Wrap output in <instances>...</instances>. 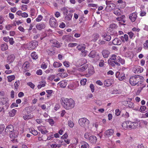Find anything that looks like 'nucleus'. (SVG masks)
Listing matches in <instances>:
<instances>
[{
  "label": "nucleus",
  "instance_id": "f257e3e1",
  "mask_svg": "<svg viewBox=\"0 0 148 148\" xmlns=\"http://www.w3.org/2000/svg\"><path fill=\"white\" fill-rule=\"evenodd\" d=\"M60 103L63 107L66 110L73 108L75 105L74 101L71 98L69 99L62 97L61 99Z\"/></svg>",
  "mask_w": 148,
  "mask_h": 148
},
{
  "label": "nucleus",
  "instance_id": "f03ea898",
  "mask_svg": "<svg viewBox=\"0 0 148 148\" xmlns=\"http://www.w3.org/2000/svg\"><path fill=\"white\" fill-rule=\"evenodd\" d=\"M143 76L139 75H135L130 77L129 82L132 86H135L137 84V86H139V83L140 79H143Z\"/></svg>",
  "mask_w": 148,
  "mask_h": 148
},
{
  "label": "nucleus",
  "instance_id": "7ed1b4c3",
  "mask_svg": "<svg viewBox=\"0 0 148 148\" xmlns=\"http://www.w3.org/2000/svg\"><path fill=\"white\" fill-rule=\"evenodd\" d=\"M78 123L81 127L85 128H88L90 123L89 121L85 118H81L78 121Z\"/></svg>",
  "mask_w": 148,
  "mask_h": 148
},
{
  "label": "nucleus",
  "instance_id": "20e7f679",
  "mask_svg": "<svg viewBox=\"0 0 148 148\" xmlns=\"http://www.w3.org/2000/svg\"><path fill=\"white\" fill-rule=\"evenodd\" d=\"M14 131V127L12 125L10 124L8 125L5 128V132L7 134H10L13 132Z\"/></svg>",
  "mask_w": 148,
  "mask_h": 148
},
{
  "label": "nucleus",
  "instance_id": "39448f33",
  "mask_svg": "<svg viewBox=\"0 0 148 148\" xmlns=\"http://www.w3.org/2000/svg\"><path fill=\"white\" fill-rule=\"evenodd\" d=\"M49 24L51 27H55L57 26L58 24L55 18L51 17L49 20Z\"/></svg>",
  "mask_w": 148,
  "mask_h": 148
},
{
  "label": "nucleus",
  "instance_id": "423d86ee",
  "mask_svg": "<svg viewBox=\"0 0 148 148\" xmlns=\"http://www.w3.org/2000/svg\"><path fill=\"white\" fill-rule=\"evenodd\" d=\"M86 48L85 45L84 44L79 45L78 46H77V48L79 51H81V52L84 54V56L86 55L87 51L85 49Z\"/></svg>",
  "mask_w": 148,
  "mask_h": 148
},
{
  "label": "nucleus",
  "instance_id": "0eeeda50",
  "mask_svg": "<svg viewBox=\"0 0 148 148\" xmlns=\"http://www.w3.org/2000/svg\"><path fill=\"white\" fill-rule=\"evenodd\" d=\"M46 27V24L44 23H41L37 24L36 25V27L39 30H41L45 29Z\"/></svg>",
  "mask_w": 148,
  "mask_h": 148
},
{
  "label": "nucleus",
  "instance_id": "6e6552de",
  "mask_svg": "<svg viewBox=\"0 0 148 148\" xmlns=\"http://www.w3.org/2000/svg\"><path fill=\"white\" fill-rule=\"evenodd\" d=\"M137 17L136 12H135L131 14L129 16V18L132 22H134Z\"/></svg>",
  "mask_w": 148,
  "mask_h": 148
},
{
  "label": "nucleus",
  "instance_id": "1a4fd4ad",
  "mask_svg": "<svg viewBox=\"0 0 148 148\" xmlns=\"http://www.w3.org/2000/svg\"><path fill=\"white\" fill-rule=\"evenodd\" d=\"M113 82V80L110 79L105 80L104 82V85L106 86H110L112 85Z\"/></svg>",
  "mask_w": 148,
  "mask_h": 148
},
{
  "label": "nucleus",
  "instance_id": "9d476101",
  "mask_svg": "<svg viewBox=\"0 0 148 148\" xmlns=\"http://www.w3.org/2000/svg\"><path fill=\"white\" fill-rule=\"evenodd\" d=\"M38 44V42L36 40L32 41L29 43L31 49H34L35 48Z\"/></svg>",
  "mask_w": 148,
  "mask_h": 148
},
{
  "label": "nucleus",
  "instance_id": "9b49d317",
  "mask_svg": "<svg viewBox=\"0 0 148 148\" xmlns=\"http://www.w3.org/2000/svg\"><path fill=\"white\" fill-rule=\"evenodd\" d=\"M117 27V25L116 24L112 23L110 25L109 27L107 28V29L108 31H110V32H112L113 29L116 28Z\"/></svg>",
  "mask_w": 148,
  "mask_h": 148
},
{
  "label": "nucleus",
  "instance_id": "f8f14e48",
  "mask_svg": "<svg viewBox=\"0 0 148 148\" xmlns=\"http://www.w3.org/2000/svg\"><path fill=\"white\" fill-rule=\"evenodd\" d=\"M114 133V130L113 129H111L108 130L106 131L105 132V134L106 135L109 137L110 136L112 135Z\"/></svg>",
  "mask_w": 148,
  "mask_h": 148
},
{
  "label": "nucleus",
  "instance_id": "ddd939ff",
  "mask_svg": "<svg viewBox=\"0 0 148 148\" xmlns=\"http://www.w3.org/2000/svg\"><path fill=\"white\" fill-rule=\"evenodd\" d=\"M101 36L105 38V39L108 41H109L111 39V37L110 35H108L106 33H103Z\"/></svg>",
  "mask_w": 148,
  "mask_h": 148
},
{
  "label": "nucleus",
  "instance_id": "4468645a",
  "mask_svg": "<svg viewBox=\"0 0 148 148\" xmlns=\"http://www.w3.org/2000/svg\"><path fill=\"white\" fill-rule=\"evenodd\" d=\"M112 43L114 45H120L121 44V42L119 38H116L113 40Z\"/></svg>",
  "mask_w": 148,
  "mask_h": 148
},
{
  "label": "nucleus",
  "instance_id": "2eb2a0df",
  "mask_svg": "<svg viewBox=\"0 0 148 148\" xmlns=\"http://www.w3.org/2000/svg\"><path fill=\"white\" fill-rule=\"evenodd\" d=\"M103 57L104 58H108L110 54V52L108 50H103L102 52Z\"/></svg>",
  "mask_w": 148,
  "mask_h": 148
},
{
  "label": "nucleus",
  "instance_id": "dca6fc26",
  "mask_svg": "<svg viewBox=\"0 0 148 148\" xmlns=\"http://www.w3.org/2000/svg\"><path fill=\"white\" fill-rule=\"evenodd\" d=\"M97 138L95 136L92 135L89 137V140L91 143H95L97 141Z\"/></svg>",
  "mask_w": 148,
  "mask_h": 148
},
{
  "label": "nucleus",
  "instance_id": "f3484780",
  "mask_svg": "<svg viewBox=\"0 0 148 148\" xmlns=\"http://www.w3.org/2000/svg\"><path fill=\"white\" fill-rule=\"evenodd\" d=\"M15 58V56L13 54H11L7 58V60H8L9 62H12Z\"/></svg>",
  "mask_w": 148,
  "mask_h": 148
},
{
  "label": "nucleus",
  "instance_id": "a211bd4d",
  "mask_svg": "<svg viewBox=\"0 0 148 148\" xmlns=\"http://www.w3.org/2000/svg\"><path fill=\"white\" fill-rule=\"evenodd\" d=\"M137 125V122H131L130 125L129 126V128H130L131 129H135Z\"/></svg>",
  "mask_w": 148,
  "mask_h": 148
},
{
  "label": "nucleus",
  "instance_id": "6ab92c4d",
  "mask_svg": "<svg viewBox=\"0 0 148 148\" xmlns=\"http://www.w3.org/2000/svg\"><path fill=\"white\" fill-rule=\"evenodd\" d=\"M29 66V62H25L22 66V68L26 70L28 69Z\"/></svg>",
  "mask_w": 148,
  "mask_h": 148
},
{
  "label": "nucleus",
  "instance_id": "aec40b11",
  "mask_svg": "<svg viewBox=\"0 0 148 148\" xmlns=\"http://www.w3.org/2000/svg\"><path fill=\"white\" fill-rule=\"evenodd\" d=\"M1 50L4 51L8 49V46L6 43H4L1 45Z\"/></svg>",
  "mask_w": 148,
  "mask_h": 148
},
{
  "label": "nucleus",
  "instance_id": "412c9836",
  "mask_svg": "<svg viewBox=\"0 0 148 148\" xmlns=\"http://www.w3.org/2000/svg\"><path fill=\"white\" fill-rule=\"evenodd\" d=\"M82 145L81 146V148H89L88 144L85 142H83L81 143Z\"/></svg>",
  "mask_w": 148,
  "mask_h": 148
},
{
  "label": "nucleus",
  "instance_id": "4be33fe9",
  "mask_svg": "<svg viewBox=\"0 0 148 148\" xmlns=\"http://www.w3.org/2000/svg\"><path fill=\"white\" fill-rule=\"evenodd\" d=\"M16 112V110L14 109H13L9 112V116L11 117L14 116L15 115Z\"/></svg>",
  "mask_w": 148,
  "mask_h": 148
},
{
  "label": "nucleus",
  "instance_id": "5701e85b",
  "mask_svg": "<svg viewBox=\"0 0 148 148\" xmlns=\"http://www.w3.org/2000/svg\"><path fill=\"white\" fill-rule=\"evenodd\" d=\"M96 52L95 51L92 50L90 52L88 56L92 58H94L96 55Z\"/></svg>",
  "mask_w": 148,
  "mask_h": 148
},
{
  "label": "nucleus",
  "instance_id": "b1692460",
  "mask_svg": "<svg viewBox=\"0 0 148 148\" xmlns=\"http://www.w3.org/2000/svg\"><path fill=\"white\" fill-rule=\"evenodd\" d=\"M8 81L9 82H11L15 79V77L14 75H12L8 76L7 77Z\"/></svg>",
  "mask_w": 148,
  "mask_h": 148
},
{
  "label": "nucleus",
  "instance_id": "393cba45",
  "mask_svg": "<svg viewBox=\"0 0 148 148\" xmlns=\"http://www.w3.org/2000/svg\"><path fill=\"white\" fill-rule=\"evenodd\" d=\"M125 102L127 103L128 104V106L130 108H133L134 107V104L130 101H125Z\"/></svg>",
  "mask_w": 148,
  "mask_h": 148
},
{
  "label": "nucleus",
  "instance_id": "a878e982",
  "mask_svg": "<svg viewBox=\"0 0 148 148\" xmlns=\"http://www.w3.org/2000/svg\"><path fill=\"white\" fill-rule=\"evenodd\" d=\"M62 65V64L60 62H54L53 66L54 67H59L61 66Z\"/></svg>",
  "mask_w": 148,
  "mask_h": 148
},
{
  "label": "nucleus",
  "instance_id": "bb28decb",
  "mask_svg": "<svg viewBox=\"0 0 148 148\" xmlns=\"http://www.w3.org/2000/svg\"><path fill=\"white\" fill-rule=\"evenodd\" d=\"M10 137L12 138H16L17 137V135L13 132L10 133Z\"/></svg>",
  "mask_w": 148,
  "mask_h": 148
},
{
  "label": "nucleus",
  "instance_id": "cd10ccee",
  "mask_svg": "<svg viewBox=\"0 0 148 148\" xmlns=\"http://www.w3.org/2000/svg\"><path fill=\"white\" fill-rule=\"evenodd\" d=\"M31 56L32 59L36 60L38 58V56L36 54V53L35 52H33L31 54Z\"/></svg>",
  "mask_w": 148,
  "mask_h": 148
},
{
  "label": "nucleus",
  "instance_id": "c85d7f7f",
  "mask_svg": "<svg viewBox=\"0 0 148 148\" xmlns=\"http://www.w3.org/2000/svg\"><path fill=\"white\" fill-rule=\"evenodd\" d=\"M125 77H126L124 74L121 73L119 76V79L120 81H122L125 79Z\"/></svg>",
  "mask_w": 148,
  "mask_h": 148
},
{
  "label": "nucleus",
  "instance_id": "c756f323",
  "mask_svg": "<svg viewBox=\"0 0 148 148\" xmlns=\"http://www.w3.org/2000/svg\"><path fill=\"white\" fill-rule=\"evenodd\" d=\"M121 11L120 10L117 9L114 10V13L117 15H119L121 14Z\"/></svg>",
  "mask_w": 148,
  "mask_h": 148
},
{
  "label": "nucleus",
  "instance_id": "7c9ffc66",
  "mask_svg": "<svg viewBox=\"0 0 148 148\" xmlns=\"http://www.w3.org/2000/svg\"><path fill=\"white\" fill-rule=\"evenodd\" d=\"M73 14H69L67 16H65L66 20L69 21L71 19Z\"/></svg>",
  "mask_w": 148,
  "mask_h": 148
},
{
  "label": "nucleus",
  "instance_id": "2f4dec72",
  "mask_svg": "<svg viewBox=\"0 0 148 148\" xmlns=\"http://www.w3.org/2000/svg\"><path fill=\"white\" fill-rule=\"evenodd\" d=\"M87 67L88 66L87 65H84L79 69V71H83L85 70Z\"/></svg>",
  "mask_w": 148,
  "mask_h": 148
},
{
  "label": "nucleus",
  "instance_id": "473e14b6",
  "mask_svg": "<svg viewBox=\"0 0 148 148\" xmlns=\"http://www.w3.org/2000/svg\"><path fill=\"white\" fill-rule=\"evenodd\" d=\"M67 82L65 81H62L60 82V86L62 88H65L66 86Z\"/></svg>",
  "mask_w": 148,
  "mask_h": 148
},
{
  "label": "nucleus",
  "instance_id": "72a5a7b5",
  "mask_svg": "<svg viewBox=\"0 0 148 148\" xmlns=\"http://www.w3.org/2000/svg\"><path fill=\"white\" fill-rule=\"evenodd\" d=\"M146 109V107L145 106H141L140 108V111L141 112H144V111Z\"/></svg>",
  "mask_w": 148,
  "mask_h": 148
},
{
  "label": "nucleus",
  "instance_id": "f704fd0d",
  "mask_svg": "<svg viewBox=\"0 0 148 148\" xmlns=\"http://www.w3.org/2000/svg\"><path fill=\"white\" fill-rule=\"evenodd\" d=\"M115 5L114 4L111 3L110 5L108 6L107 7L109 8V9L112 10L115 7Z\"/></svg>",
  "mask_w": 148,
  "mask_h": 148
},
{
  "label": "nucleus",
  "instance_id": "c9c22d12",
  "mask_svg": "<svg viewBox=\"0 0 148 148\" xmlns=\"http://www.w3.org/2000/svg\"><path fill=\"white\" fill-rule=\"evenodd\" d=\"M86 81V79H83L80 81V83L82 85H85Z\"/></svg>",
  "mask_w": 148,
  "mask_h": 148
},
{
  "label": "nucleus",
  "instance_id": "e433bc0d",
  "mask_svg": "<svg viewBox=\"0 0 148 148\" xmlns=\"http://www.w3.org/2000/svg\"><path fill=\"white\" fill-rule=\"evenodd\" d=\"M71 37V36L69 35H66L63 36L62 37V38L64 40H68Z\"/></svg>",
  "mask_w": 148,
  "mask_h": 148
},
{
  "label": "nucleus",
  "instance_id": "4c0bfd02",
  "mask_svg": "<svg viewBox=\"0 0 148 148\" xmlns=\"http://www.w3.org/2000/svg\"><path fill=\"white\" fill-rule=\"evenodd\" d=\"M5 128V126L3 125H0V134L4 130Z\"/></svg>",
  "mask_w": 148,
  "mask_h": 148
},
{
  "label": "nucleus",
  "instance_id": "58836bf2",
  "mask_svg": "<svg viewBox=\"0 0 148 148\" xmlns=\"http://www.w3.org/2000/svg\"><path fill=\"white\" fill-rule=\"evenodd\" d=\"M69 126L71 127H72L74 126V124L73 122L71 121H69L68 122Z\"/></svg>",
  "mask_w": 148,
  "mask_h": 148
},
{
  "label": "nucleus",
  "instance_id": "ea45409f",
  "mask_svg": "<svg viewBox=\"0 0 148 148\" xmlns=\"http://www.w3.org/2000/svg\"><path fill=\"white\" fill-rule=\"evenodd\" d=\"M108 63L109 64L111 65L112 66H114L115 65L114 61H111L110 60H108Z\"/></svg>",
  "mask_w": 148,
  "mask_h": 148
},
{
  "label": "nucleus",
  "instance_id": "a19ab883",
  "mask_svg": "<svg viewBox=\"0 0 148 148\" xmlns=\"http://www.w3.org/2000/svg\"><path fill=\"white\" fill-rule=\"evenodd\" d=\"M56 77L55 75H51L48 78V79L50 81H52Z\"/></svg>",
  "mask_w": 148,
  "mask_h": 148
},
{
  "label": "nucleus",
  "instance_id": "79ce46f5",
  "mask_svg": "<svg viewBox=\"0 0 148 148\" xmlns=\"http://www.w3.org/2000/svg\"><path fill=\"white\" fill-rule=\"evenodd\" d=\"M29 110V109L28 107H26L23 111V113H25V112H26L27 114H29L30 112Z\"/></svg>",
  "mask_w": 148,
  "mask_h": 148
},
{
  "label": "nucleus",
  "instance_id": "37998d69",
  "mask_svg": "<svg viewBox=\"0 0 148 148\" xmlns=\"http://www.w3.org/2000/svg\"><path fill=\"white\" fill-rule=\"evenodd\" d=\"M42 18V16L40 15L38 16L37 18L36 19V21L37 22H39L41 21Z\"/></svg>",
  "mask_w": 148,
  "mask_h": 148
},
{
  "label": "nucleus",
  "instance_id": "c03bdc74",
  "mask_svg": "<svg viewBox=\"0 0 148 148\" xmlns=\"http://www.w3.org/2000/svg\"><path fill=\"white\" fill-rule=\"evenodd\" d=\"M21 9L23 11H25L27 9V5H22L21 7Z\"/></svg>",
  "mask_w": 148,
  "mask_h": 148
},
{
  "label": "nucleus",
  "instance_id": "a18cd8bd",
  "mask_svg": "<svg viewBox=\"0 0 148 148\" xmlns=\"http://www.w3.org/2000/svg\"><path fill=\"white\" fill-rule=\"evenodd\" d=\"M89 133L88 132L86 133L84 135V138L87 139L89 140Z\"/></svg>",
  "mask_w": 148,
  "mask_h": 148
},
{
  "label": "nucleus",
  "instance_id": "49530a36",
  "mask_svg": "<svg viewBox=\"0 0 148 148\" xmlns=\"http://www.w3.org/2000/svg\"><path fill=\"white\" fill-rule=\"evenodd\" d=\"M143 48L144 49L148 48V40H147L146 42L143 44Z\"/></svg>",
  "mask_w": 148,
  "mask_h": 148
},
{
  "label": "nucleus",
  "instance_id": "de8ad7c7",
  "mask_svg": "<svg viewBox=\"0 0 148 148\" xmlns=\"http://www.w3.org/2000/svg\"><path fill=\"white\" fill-rule=\"evenodd\" d=\"M63 12L64 15H67L68 12V10L65 8H63Z\"/></svg>",
  "mask_w": 148,
  "mask_h": 148
},
{
  "label": "nucleus",
  "instance_id": "09e8293b",
  "mask_svg": "<svg viewBox=\"0 0 148 148\" xmlns=\"http://www.w3.org/2000/svg\"><path fill=\"white\" fill-rule=\"evenodd\" d=\"M68 137V134L66 133L63 135L61 137V138L62 139H64Z\"/></svg>",
  "mask_w": 148,
  "mask_h": 148
},
{
  "label": "nucleus",
  "instance_id": "8fccbe9b",
  "mask_svg": "<svg viewBox=\"0 0 148 148\" xmlns=\"http://www.w3.org/2000/svg\"><path fill=\"white\" fill-rule=\"evenodd\" d=\"M116 55H113L112 57L108 60H110L111 61H112V60H116Z\"/></svg>",
  "mask_w": 148,
  "mask_h": 148
},
{
  "label": "nucleus",
  "instance_id": "3c124183",
  "mask_svg": "<svg viewBox=\"0 0 148 148\" xmlns=\"http://www.w3.org/2000/svg\"><path fill=\"white\" fill-rule=\"evenodd\" d=\"M77 45V44L76 43H70L68 45L69 46L71 47H75Z\"/></svg>",
  "mask_w": 148,
  "mask_h": 148
},
{
  "label": "nucleus",
  "instance_id": "603ef678",
  "mask_svg": "<svg viewBox=\"0 0 148 148\" xmlns=\"http://www.w3.org/2000/svg\"><path fill=\"white\" fill-rule=\"evenodd\" d=\"M90 87L91 89V91L92 92H93L94 91L95 86L93 84H91L90 85Z\"/></svg>",
  "mask_w": 148,
  "mask_h": 148
},
{
  "label": "nucleus",
  "instance_id": "864d4df0",
  "mask_svg": "<svg viewBox=\"0 0 148 148\" xmlns=\"http://www.w3.org/2000/svg\"><path fill=\"white\" fill-rule=\"evenodd\" d=\"M27 84L32 88H34L35 85L34 84H32V82H29L27 83Z\"/></svg>",
  "mask_w": 148,
  "mask_h": 148
},
{
  "label": "nucleus",
  "instance_id": "5fc2aeb1",
  "mask_svg": "<svg viewBox=\"0 0 148 148\" xmlns=\"http://www.w3.org/2000/svg\"><path fill=\"white\" fill-rule=\"evenodd\" d=\"M36 73L38 75H41L42 74V71L41 69H39L36 71Z\"/></svg>",
  "mask_w": 148,
  "mask_h": 148
},
{
  "label": "nucleus",
  "instance_id": "6e6d98bb",
  "mask_svg": "<svg viewBox=\"0 0 148 148\" xmlns=\"http://www.w3.org/2000/svg\"><path fill=\"white\" fill-rule=\"evenodd\" d=\"M19 81H16L14 83V87L16 89L17 88V87H18L19 86Z\"/></svg>",
  "mask_w": 148,
  "mask_h": 148
},
{
  "label": "nucleus",
  "instance_id": "4d7b16f0",
  "mask_svg": "<svg viewBox=\"0 0 148 148\" xmlns=\"http://www.w3.org/2000/svg\"><path fill=\"white\" fill-rule=\"evenodd\" d=\"M48 122L51 125H52L54 123V121L52 119H49L48 120Z\"/></svg>",
  "mask_w": 148,
  "mask_h": 148
},
{
  "label": "nucleus",
  "instance_id": "13d9d810",
  "mask_svg": "<svg viewBox=\"0 0 148 148\" xmlns=\"http://www.w3.org/2000/svg\"><path fill=\"white\" fill-rule=\"evenodd\" d=\"M128 34L129 35L130 38L131 39L132 38L134 35V33L132 32H128Z\"/></svg>",
  "mask_w": 148,
  "mask_h": 148
},
{
  "label": "nucleus",
  "instance_id": "bf43d9fd",
  "mask_svg": "<svg viewBox=\"0 0 148 148\" xmlns=\"http://www.w3.org/2000/svg\"><path fill=\"white\" fill-rule=\"evenodd\" d=\"M120 111L118 109L116 110H115V114L117 116H119L120 114Z\"/></svg>",
  "mask_w": 148,
  "mask_h": 148
},
{
  "label": "nucleus",
  "instance_id": "052dcab7",
  "mask_svg": "<svg viewBox=\"0 0 148 148\" xmlns=\"http://www.w3.org/2000/svg\"><path fill=\"white\" fill-rule=\"evenodd\" d=\"M9 41L11 45H13L14 42V41L13 40V39L12 38H9Z\"/></svg>",
  "mask_w": 148,
  "mask_h": 148
},
{
  "label": "nucleus",
  "instance_id": "680f3d73",
  "mask_svg": "<svg viewBox=\"0 0 148 148\" xmlns=\"http://www.w3.org/2000/svg\"><path fill=\"white\" fill-rule=\"evenodd\" d=\"M28 14L26 12L22 13L21 16L23 17H27L28 16Z\"/></svg>",
  "mask_w": 148,
  "mask_h": 148
},
{
  "label": "nucleus",
  "instance_id": "e2e57ef3",
  "mask_svg": "<svg viewBox=\"0 0 148 148\" xmlns=\"http://www.w3.org/2000/svg\"><path fill=\"white\" fill-rule=\"evenodd\" d=\"M12 27V25H6L5 27V28L8 30H10Z\"/></svg>",
  "mask_w": 148,
  "mask_h": 148
},
{
  "label": "nucleus",
  "instance_id": "0e129e2a",
  "mask_svg": "<svg viewBox=\"0 0 148 148\" xmlns=\"http://www.w3.org/2000/svg\"><path fill=\"white\" fill-rule=\"evenodd\" d=\"M60 108V106L59 104H56V105L55 107H54V109L56 110H58L59 109V108Z\"/></svg>",
  "mask_w": 148,
  "mask_h": 148
},
{
  "label": "nucleus",
  "instance_id": "69168bd1",
  "mask_svg": "<svg viewBox=\"0 0 148 148\" xmlns=\"http://www.w3.org/2000/svg\"><path fill=\"white\" fill-rule=\"evenodd\" d=\"M97 5L95 4H89L88 5V6L89 7H96Z\"/></svg>",
  "mask_w": 148,
  "mask_h": 148
},
{
  "label": "nucleus",
  "instance_id": "338daca9",
  "mask_svg": "<svg viewBox=\"0 0 148 148\" xmlns=\"http://www.w3.org/2000/svg\"><path fill=\"white\" fill-rule=\"evenodd\" d=\"M146 13L145 12L143 11H141L140 15L141 16H145L146 15Z\"/></svg>",
  "mask_w": 148,
  "mask_h": 148
},
{
  "label": "nucleus",
  "instance_id": "774afa93",
  "mask_svg": "<svg viewBox=\"0 0 148 148\" xmlns=\"http://www.w3.org/2000/svg\"><path fill=\"white\" fill-rule=\"evenodd\" d=\"M65 24L63 22H62V23L60 25L59 27L62 28H64L65 27Z\"/></svg>",
  "mask_w": 148,
  "mask_h": 148
}]
</instances>
